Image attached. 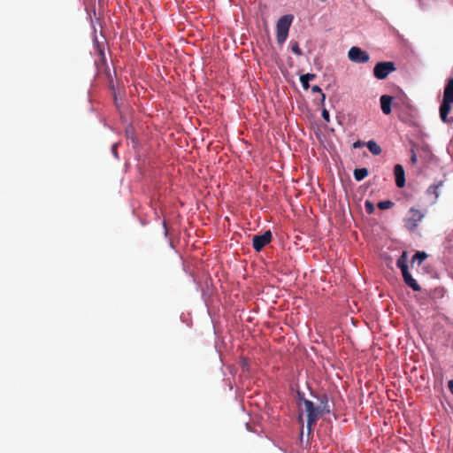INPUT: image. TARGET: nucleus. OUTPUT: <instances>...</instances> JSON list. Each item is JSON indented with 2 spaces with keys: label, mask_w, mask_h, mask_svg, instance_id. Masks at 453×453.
<instances>
[{
  "label": "nucleus",
  "mask_w": 453,
  "mask_h": 453,
  "mask_svg": "<svg viewBox=\"0 0 453 453\" xmlns=\"http://www.w3.org/2000/svg\"><path fill=\"white\" fill-rule=\"evenodd\" d=\"M395 70L394 62H379L373 68V75L379 80H384L388 75Z\"/></svg>",
  "instance_id": "obj_3"
},
{
  "label": "nucleus",
  "mask_w": 453,
  "mask_h": 453,
  "mask_svg": "<svg viewBox=\"0 0 453 453\" xmlns=\"http://www.w3.org/2000/svg\"><path fill=\"white\" fill-rule=\"evenodd\" d=\"M299 406L303 408L307 414V429L308 433L311 434L319 418L324 414L318 406H315L311 401L305 398L300 399Z\"/></svg>",
  "instance_id": "obj_1"
},
{
  "label": "nucleus",
  "mask_w": 453,
  "mask_h": 453,
  "mask_svg": "<svg viewBox=\"0 0 453 453\" xmlns=\"http://www.w3.org/2000/svg\"><path fill=\"white\" fill-rule=\"evenodd\" d=\"M366 147L368 148L369 151L372 155H380L381 153V148L380 145L377 144L376 142L371 140L368 142H366Z\"/></svg>",
  "instance_id": "obj_16"
},
{
  "label": "nucleus",
  "mask_w": 453,
  "mask_h": 453,
  "mask_svg": "<svg viewBox=\"0 0 453 453\" xmlns=\"http://www.w3.org/2000/svg\"><path fill=\"white\" fill-rule=\"evenodd\" d=\"M453 102H450L446 99H442L441 104L440 106V118L444 123H453V118L449 119L448 115L451 111V104Z\"/></svg>",
  "instance_id": "obj_6"
},
{
  "label": "nucleus",
  "mask_w": 453,
  "mask_h": 453,
  "mask_svg": "<svg viewBox=\"0 0 453 453\" xmlns=\"http://www.w3.org/2000/svg\"><path fill=\"white\" fill-rule=\"evenodd\" d=\"M411 163L412 165H415V164L417 163V160H418V159H417V155H416V153H415L414 150H411Z\"/></svg>",
  "instance_id": "obj_25"
},
{
  "label": "nucleus",
  "mask_w": 453,
  "mask_h": 453,
  "mask_svg": "<svg viewBox=\"0 0 453 453\" xmlns=\"http://www.w3.org/2000/svg\"><path fill=\"white\" fill-rule=\"evenodd\" d=\"M394 173L395 176V184L398 188H403L405 185V175L403 167L397 164L394 167Z\"/></svg>",
  "instance_id": "obj_7"
},
{
  "label": "nucleus",
  "mask_w": 453,
  "mask_h": 453,
  "mask_svg": "<svg viewBox=\"0 0 453 453\" xmlns=\"http://www.w3.org/2000/svg\"><path fill=\"white\" fill-rule=\"evenodd\" d=\"M320 2H326V0H319Z\"/></svg>",
  "instance_id": "obj_30"
},
{
  "label": "nucleus",
  "mask_w": 453,
  "mask_h": 453,
  "mask_svg": "<svg viewBox=\"0 0 453 453\" xmlns=\"http://www.w3.org/2000/svg\"><path fill=\"white\" fill-rule=\"evenodd\" d=\"M273 235L270 230L265 231L263 234H256L252 238V245L256 251H260L265 246L271 242Z\"/></svg>",
  "instance_id": "obj_4"
},
{
  "label": "nucleus",
  "mask_w": 453,
  "mask_h": 453,
  "mask_svg": "<svg viewBox=\"0 0 453 453\" xmlns=\"http://www.w3.org/2000/svg\"><path fill=\"white\" fill-rule=\"evenodd\" d=\"M407 262H408L407 252L403 251L396 262V265L398 268H400L402 273L409 271Z\"/></svg>",
  "instance_id": "obj_13"
},
{
  "label": "nucleus",
  "mask_w": 453,
  "mask_h": 453,
  "mask_svg": "<svg viewBox=\"0 0 453 453\" xmlns=\"http://www.w3.org/2000/svg\"><path fill=\"white\" fill-rule=\"evenodd\" d=\"M381 111L384 114L388 115L391 113V104L393 101V97L388 95H383L380 98Z\"/></svg>",
  "instance_id": "obj_8"
},
{
  "label": "nucleus",
  "mask_w": 453,
  "mask_h": 453,
  "mask_svg": "<svg viewBox=\"0 0 453 453\" xmlns=\"http://www.w3.org/2000/svg\"><path fill=\"white\" fill-rule=\"evenodd\" d=\"M311 91L313 93H319L321 94V102L323 103L325 101V94L322 93L321 88L318 85H314L311 87Z\"/></svg>",
  "instance_id": "obj_23"
},
{
  "label": "nucleus",
  "mask_w": 453,
  "mask_h": 453,
  "mask_svg": "<svg viewBox=\"0 0 453 453\" xmlns=\"http://www.w3.org/2000/svg\"><path fill=\"white\" fill-rule=\"evenodd\" d=\"M112 152H113V154H114L115 156H117L116 144H114V145L112 146Z\"/></svg>",
  "instance_id": "obj_28"
},
{
  "label": "nucleus",
  "mask_w": 453,
  "mask_h": 453,
  "mask_svg": "<svg viewBox=\"0 0 453 453\" xmlns=\"http://www.w3.org/2000/svg\"><path fill=\"white\" fill-rule=\"evenodd\" d=\"M443 98L453 102V79H449L444 88Z\"/></svg>",
  "instance_id": "obj_14"
},
{
  "label": "nucleus",
  "mask_w": 453,
  "mask_h": 453,
  "mask_svg": "<svg viewBox=\"0 0 453 453\" xmlns=\"http://www.w3.org/2000/svg\"><path fill=\"white\" fill-rule=\"evenodd\" d=\"M365 211L368 214H372L374 212V205L373 203L369 201V200H366L365 202Z\"/></svg>",
  "instance_id": "obj_22"
},
{
  "label": "nucleus",
  "mask_w": 453,
  "mask_h": 453,
  "mask_svg": "<svg viewBox=\"0 0 453 453\" xmlns=\"http://www.w3.org/2000/svg\"><path fill=\"white\" fill-rule=\"evenodd\" d=\"M277 42L279 44H282L288 38V30H277Z\"/></svg>",
  "instance_id": "obj_19"
},
{
  "label": "nucleus",
  "mask_w": 453,
  "mask_h": 453,
  "mask_svg": "<svg viewBox=\"0 0 453 453\" xmlns=\"http://www.w3.org/2000/svg\"><path fill=\"white\" fill-rule=\"evenodd\" d=\"M104 30H100L101 35L105 37V35L103 33Z\"/></svg>",
  "instance_id": "obj_29"
},
{
  "label": "nucleus",
  "mask_w": 453,
  "mask_h": 453,
  "mask_svg": "<svg viewBox=\"0 0 453 453\" xmlns=\"http://www.w3.org/2000/svg\"><path fill=\"white\" fill-rule=\"evenodd\" d=\"M318 407L323 414H327L331 411L330 406L328 404V397L326 394H322L319 396Z\"/></svg>",
  "instance_id": "obj_11"
},
{
  "label": "nucleus",
  "mask_w": 453,
  "mask_h": 453,
  "mask_svg": "<svg viewBox=\"0 0 453 453\" xmlns=\"http://www.w3.org/2000/svg\"><path fill=\"white\" fill-rule=\"evenodd\" d=\"M443 185V181H439L438 183L436 184H433L431 186L428 187V188L426 189V194L429 195V196H434V202H436V200L438 199V197L440 196V192H439V188Z\"/></svg>",
  "instance_id": "obj_12"
},
{
  "label": "nucleus",
  "mask_w": 453,
  "mask_h": 453,
  "mask_svg": "<svg viewBox=\"0 0 453 453\" xmlns=\"http://www.w3.org/2000/svg\"><path fill=\"white\" fill-rule=\"evenodd\" d=\"M322 118L326 121V122H329L330 121V115H329V112L326 109H323L322 111Z\"/></svg>",
  "instance_id": "obj_24"
},
{
  "label": "nucleus",
  "mask_w": 453,
  "mask_h": 453,
  "mask_svg": "<svg viewBox=\"0 0 453 453\" xmlns=\"http://www.w3.org/2000/svg\"><path fill=\"white\" fill-rule=\"evenodd\" d=\"M403 280L406 285L411 288L414 291H420L421 287L418 284L415 279L412 278L409 271L402 273Z\"/></svg>",
  "instance_id": "obj_9"
},
{
  "label": "nucleus",
  "mask_w": 453,
  "mask_h": 453,
  "mask_svg": "<svg viewBox=\"0 0 453 453\" xmlns=\"http://www.w3.org/2000/svg\"><path fill=\"white\" fill-rule=\"evenodd\" d=\"M369 174L367 168H357L354 170L353 175L357 181H361Z\"/></svg>",
  "instance_id": "obj_15"
},
{
  "label": "nucleus",
  "mask_w": 453,
  "mask_h": 453,
  "mask_svg": "<svg viewBox=\"0 0 453 453\" xmlns=\"http://www.w3.org/2000/svg\"><path fill=\"white\" fill-rule=\"evenodd\" d=\"M291 50L297 56H302L303 55V51L302 50L300 49L299 47V44L297 42H294L292 41L291 42Z\"/></svg>",
  "instance_id": "obj_21"
},
{
  "label": "nucleus",
  "mask_w": 453,
  "mask_h": 453,
  "mask_svg": "<svg viewBox=\"0 0 453 453\" xmlns=\"http://www.w3.org/2000/svg\"><path fill=\"white\" fill-rule=\"evenodd\" d=\"M361 145H362V143L358 141V142H354L353 147L357 148V147H360Z\"/></svg>",
  "instance_id": "obj_27"
},
{
  "label": "nucleus",
  "mask_w": 453,
  "mask_h": 453,
  "mask_svg": "<svg viewBox=\"0 0 453 453\" xmlns=\"http://www.w3.org/2000/svg\"><path fill=\"white\" fill-rule=\"evenodd\" d=\"M448 388H449V391L451 392V394L453 395V380H449Z\"/></svg>",
  "instance_id": "obj_26"
},
{
  "label": "nucleus",
  "mask_w": 453,
  "mask_h": 453,
  "mask_svg": "<svg viewBox=\"0 0 453 453\" xmlns=\"http://www.w3.org/2000/svg\"><path fill=\"white\" fill-rule=\"evenodd\" d=\"M425 218V213L415 208H411L407 216L404 218V226L411 232H413L418 226V224Z\"/></svg>",
  "instance_id": "obj_2"
},
{
  "label": "nucleus",
  "mask_w": 453,
  "mask_h": 453,
  "mask_svg": "<svg viewBox=\"0 0 453 453\" xmlns=\"http://www.w3.org/2000/svg\"><path fill=\"white\" fill-rule=\"evenodd\" d=\"M349 58L356 63H366L369 61V54L358 47H352L348 53Z\"/></svg>",
  "instance_id": "obj_5"
},
{
  "label": "nucleus",
  "mask_w": 453,
  "mask_h": 453,
  "mask_svg": "<svg viewBox=\"0 0 453 453\" xmlns=\"http://www.w3.org/2000/svg\"><path fill=\"white\" fill-rule=\"evenodd\" d=\"M377 206L380 210H388L394 206V203L390 200H384V201L379 202Z\"/></svg>",
  "instance_id": "obj_20"
},
{
  "label": "nucleus",
  "mask_w": 453,
  "mask_h": 453,
  "mask_svg": "<svg viewBox=\"0 0 453 453\" xmlns=\"http://www.w3.org/2000/svg\"><path fill=\"white\" fill-rule=\"evenodd\" d=\"M293 19H294V16L291 14H287V15L282 16L281 18L279 19V20L277 22L276 28H278V29L289 28L292 24Z\"/></svg>",
  "instance_id": "obj_10"
},
{
  "label": "nucleus",
  "mask_w": 453,
  "mask_h": 453,
  "mask_svg": "<svg viewBox=\"0 0 453 453\" xmlns=\"http://www.w3.org/2000/svg\"><path fill=\"white\" fill-rule=\"evenodd\" d=\"M427 257V255L424 251H417L412 257V262L417 261L418 265L422 264L423 261Z\"/></svg>",
  "instance_id": "obj_18"
},
{
  "label": "nucleus",
  "mask_w": 453,
  "mask_h": 453,
  "mask_svg": "<svg viewBox=\"0 0 453 453\" xmlns=\"http://www.w3.org/2000/svg\"><path fill=\"white\" fill-rule=\"evenodd\" d=\"M315 74L313 73H306V74H303L300 77V81L303 85V88L304 89H308L309 88V81L313 80L315 78Z\"/></svg>",
  "instance_id": "obj_17"
}]
</instances>
